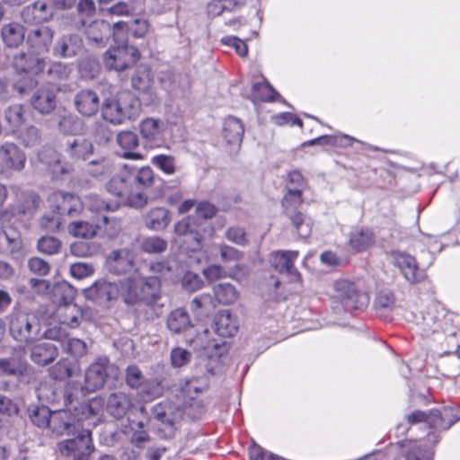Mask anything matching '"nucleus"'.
I'll use <instances>...</instances> for the list:
<instances>
[{
    "label": "nucleus",
    "mask_w": 460,
    "mask_h": 460,
    "mask_svg": "<svg viewBox=\"0 0 460 460\" xmlns=\"http://www.w3.org/2000/svg\"><path fill=\"white\" fill-rule=\"evenodd\" d=\"M208 232H213L212 226L193 216H186L173 226V233L181 238V246L186 252H200Z\"/></svg>",
    "instance_id": "obj_1"
},
{
    "label": "nucleus",
    "mask_w": 460,
    "mask_h": 460,
    "mask_svg": "<svg viewBox=\"0 0 460 460\" xmlns=\"http://www.w3.org/2000/svg\"><path fill=\"white\" fill-rule=\"evenodd\" d=\"M107 191L116 198L115 204L135 208L146 205V199L140 192H136L133 185V176L130 172L113 175L106 185Z\"/></svg>",
    "instance_id": "obj_2"
},
{
    "label": "nucleus",
    "mask_w": 460,
    "mask_h": 460,
    "mask_svg": "<svg viewBox=\"0 0 460 460\" xmlns=\"http://www.w3.org/2000/svg\"><path fill=\"white\" fill-rule=\"evenodd\" d=\"M13 66L19 75H30L28 78L19 79L13 85L19 93L23 94L37 84V81L31 76H37L44 72L46 61L34 52H20L13 57Z\"/></svg>",
    "instance_id": "obj_3"
},
{
    "label": "nucleus",
    "mask_w": 460,
    "mask_h": 460,
    "mask_svg": "<svg viewBox=\"0 0 460 460\" xmlns=\"http://www.w3.org/2000/svg\"><path fill=\"white\" fill-rule=\"evenodd\" d=\"M304 203V192L288 190L281 199L283 215L289 220L294 231L305 237L311 234L309 218L300 210Z\"/></svg>",
    "instance_id": "obj_4"
},
{
    "label": "nucleus",
    "mask_w": 460,
    "mask_h": 460,
    "mask_svg": "<svg viewBox=\"0 0 460 460\" xmlns=\"http://www.w3.org/2000/svg\"><path fill=\"white\" fill-rule=\"evenodd\" d=\"M40 323L38 317L31 313L13 312L9 315V331L12 337L19 342H31L39 339Z\"/></svg>",
    "instance_id": "obj_5"
},
{
    "label": "nucleus",
    "mask_w": 460,
    "mask_h": 460,
    "mask_svg": "<svg viewBox=\"0 0 460 460\" xmlns=\"http://www.w3.org/2000/svg\"><path fill=\"white\" fill-rule=\"evenodd\" d=\"M152 417L160 422L158 434L161 438H171L174 436L177 425L183 416V409L170 401L156 403L151 410Z\"/></svg>",
    "instance_id": "obj_6"
},
{
    "label": "nucleus",
    "mask_w": 460,
    "mask_h": 460,
    "mask_svg": "<svg viewBox=\"0 0 460 460\" xmlns=\"http://www.w3.org/2000/svg\"><path fill=\"white\" fill-rule=\"evenodd\" d=\"M299 257L296 250H277L270 253V266L280 275L288 285L302 286L303 277L295 266Z\"/></svg>",
    "instance_id": "obj_7"
},
{
    "label": "nucleus",
    "mask_w": 460,
    "mask_h": 460,
    "mask_svg": "<svg viewBox=\"0 0 460 460\" xmlns=\"http://www.w3.org/2000/svg\"><path fill=\"white\" fill-rule=\"evenodd\" d=\"M40 197L34 192H22L8 208L0 211L1 224H16L32 217L39 206Z\"/></svg>",
    "instance_id": "obj_8"
},
{
    "label": "nucleus",
    "mask_w": 460,
    "mask_h": 460,
    "mask_svg": "<svg viewBox=\"0 0 460 460\" xmlns=\"http://www.w3.org/2000/svg\"><path fill=\"white\" fill-rule=\"evenodd\" d=\"M51 291L50 297L62 317V323L70 328L78 327L83 319V312L74 303L75 289H51Z\"/></svg>",
    "instance_id": "obj_9"
},
{
    "label": "nucleus",
    "mask_w": 460,
    "mask_h": 460,
    "mask_svg": "<svg viewBox=\"0 0 460 460\" xmlns=\"http://www.w3.org/2000/svg\"><path fill=\"white\" fill-rule=\"evenodd\" d=\"M453 316L454 314L447 312L442 305L434 303L422 312L421 318L417 324L423 336H429L435 332H447Z\"/></svg>",
    "instance_id": "obj_10"
},
{
    "label": "nucleus",
    "mask_w": 460,
    "mask_h": 460,
    "mask_svg": "<svg viewBox=\"0 0 460 460\" xmlns=\"http://www.w3.org/2000/svg\"><path fill=\"white\" fill-rule=\"evenodd\" d=\"M75 435L73 438L60 441L58 444V451L73 460H91V455L94 451L91 431L84 428Z\"/></svg>",
    "instance_id": "obj_11"
},
{
    "label": "nucleus",
    "mask_w": 460,
    "mask_h": 460,
    "mask_svg": "<svg viewBox=\"0 0 460 460\" xmlns=\"http://www.w3.org/2000/svg\"><path fill=\"white\" fill-rule=\"evenodd\" d=\"M458 420L459 418L451 408L431 409L427 411H414L407 416L410 424L423 422L429 429L439 430L448 429Z\"/></svg>",
    "instance_id": "obj_12"
},
{
    "label": "nucleus",
    "mask_w": 460,
    "mask_h": 460,
    "mask_svg": "<svg viewBox=\"0 0 460 460\" xmlns=\"http://www.w3.org/2000/svg\"><path fill=\"white\" fill-rule=\"evenodd\" d=\"M137 48L131 45L111 47L103 55V63L109 70L124 71L140 59Z\"/></svg>",
    "instance_id": "obj_13"
},
{
    "label": "nucleus",
    "mask_w": 460,
    "mask_h": 460,
    "mask_svg": "<svg viewBox=\"0 0 460 460\" xmlns=\"http://www.w3.org/2000/svg\"><path fill=\"white\" fill-rule=\"evenodd\" d=\"M112 369L110 360L105 358H98L85 369L84 385L81 390L84 394L94 393L102 388Z\"/></svg>",
    "instance_id": "obj_14"
},
{
    "label": "nucleus",
    "mask_w": 460,
    "mask_h": 460,
    "mask_svg": "<svg viewBox=\"0 0 460 460\" xmlns=\"http://www.w3.org/2000/svg\"><path fill=\"white\" fill-rule=\"evenodd\" d=\"M27 157L14 143L5 142L0 146V173L9 174L24 169Z\"/></svg>",
    "instance_id": "obj_15"
},
{
    "label": "nucleus",
    "mask_w": 460,
    "mask_h": 460,
    "mask_svg": "<svg viewBox=\"0 0 460 460\" xmlns=\"http://www.w3.org/2000/svg\"><path fill=\"white\" fill-rule=\"evenodd\" d=\"M78 418L75 409L73 411L71 409L58 410L52 412L51 421L48 427H49L54 433L60 436L75 435L84 429Z\"/></svg>",
    "instance_id": "obj_16"
},
{
    "label": "nucleus",
    "mask_w": 460,
    "mask_h": 460,
    "mask_svg": "<svg viewBox=\"0 0 460 460\" xmlns=\"http://www.w3.org/2000/svg\"><path fill=\"white\" fill-rule=\"evenodd\" d=\"M134 100L133 95L128 92L119 94L117 99H105L102 107V116L104 120L114 124H122L129 115L127 113L124 103Z\"/></svg>",
    "instance_id": "obj_17"
},
{
    "label": "nucleus",
    "mask_w": 460,
    "mask_h": 460,
    "mask_svg": "<svg viewBox=\"0 0 460 460\" xmlns=\"http://www.w3.org/2000/svg\"><path fill=\"white\" fill-rule=\"evenodd\" d=\"M391 254L394 266L401 270L410 284L421 283L427 278L424 270L419 268L411 255L398 251H394Z\"/></svg>",
    "instance_id": "obj_18"
},
{
    "label": "nucleus",
    "mask_w": 460,
    "mask_h": 460,
    "mask_svg": "<svg viewBox=\"0 0 460 460\" xmlns=\"http://www.w3.org/2000/svg\"><path fill=\"white\" fill-rule=\"evenodd\" d=\"M53 212L60 216H74L83 209V204L79 197L63 191L53 192L49 199Z\"/></svg>",
    "instance_id": "obj_19"
},
{
    "label": "nucleus",
    "mask_w": 460,
    "mask_h": 460,
    "mask_svg": "<svg viewBox=\"0 0 460 460\" xmlns=\"http://www.w3.org/2000/svg\"><path fill=\"white\" fill-rule=\"evenodd\" d=\"M150 275L140 277L137 271L134 272L132 278L134 279H139L138 282H133L128 288H137L138 285L143 284L145 288H160L163 280L171 276L172 268L166 261L153 262L149 266Z\"/></svg>",
    "instance_id": "obj_20"
},
{
    "label": "nucleus",
    "mask_w": 460,
    "mask_h": 460,
    "mask_svg": "<svg viewBox=\"0 0 460 460\" xmlns=\"http://www.w3.org/2000/svg\"><path fill=\"white\" fill-rule=\"evenodd\" d=\"M61 90L59 85H43L31 98V106L41 114H49L57 106V93Z\"/></svg>",
    "instance_id": "obj_21"
},
{
    "label": "nucleus",
    "mask_w": 460,
    "mask_h": 460,
    "mask_svg": "<svg viewBox=\"0 0 460 460\" xmlns=\"http://www.w3.org/2000/svg\"><path fill=\"white\" fill-rule=\"evenodd\" d=\"M0 373L4 376H16L21 382L28 384L36 382V375L25 361L17 358L0 359Z\"/></svg>",
    "instance_id": "obj_22"
},
{
    "label": "nucleus",
    "mask_w": 460,
    "mask_h": 460,
    "mask_svg": "<svg viewBox=\"0 0 460 460\" xmlns=\"http://www.w3.org/2000/svg\"><path fill=\"white\" fill-rule=\"evenodd\" d=\"M135 256L128 248L112 251L106 258V267L111 273L123 275L134 266Z\"/></svg>",
    "instance_id": "obj_23"
},
{
    "label": "nucleus",
    "mask_w": 460,
    "mask_h": 460,
    "mask_svg": "<svg viewBox=\"0 0 460 460\" xmlns=\"http://www.w3.org/2000/svg\"><path fill=\"white\" fill-rule=\"evenodd\" d=\"M139 133L144 144L150 148H159L164 142L163 123L154 118H146L139 123Z\"/></svg>",
    "instance_id": "obj_24"
},
{
    "label": "nucleus",
    "mask_w": 460,
    "mask_h": 460,
    "mask_svg": "<svg viewBox=\"0 0 460 460\" xmlns=\"http://www.w3.org/2000/svg\"><path fill=\"white\" fill-rule=\"evenodd\" d=\"M53 38L54 31L50 27L40 26L28 32L26 42L29 49L39 55L49 50Z\"/></svg>",
    "instance_id": "obj_25"
},
{
    "label": "nucleus",
    "mask_w": 460,
    "mask_h": 460,
    "mask_svg": "<svg viewBox=\"0 0 460 460\" xmlns=\"http://www.w3.org/2000/svg\"><path fill=\"white\" fill-rule=\"evenodd\" d=\"M244 133V127L241 119L228 116L223 125L222 137L231 151L241 147Z\"/></svg>",
    "instance_id": "obj_26"
},
{
    "label": "nucleus",
    "mask_w": 460,
    "mask_h": 460,
    "mask_svg": "<svg viewBox=\"0 0 460 460\" xmlns=\"http://www.w3.org/2000/svg\"><path fill=\"white\" fill-rule=\"evenodd\" d=\"M84 50L82 38L77 34L63 35L55 44L53 54L60 58H73L80 55Z\"/></svg>",
    "instance_id": "obj_27"
},
{
    "label": "nucleus",
    "mask_w": 460,
    "mask_h": 460,
    "mask_svg": "<svg viewBox=\"0 0 460 460\" xmlns=\"http://www.w3.org/2000/svg\"><path fill=\"white\" fill-rule=\"evenodd\" d=\"M13 224H1L0 227V252L11 254L19 252L22 249V239L20 231L13 227Z\"/></svg>",
    "instance_id": "obj_28"
},
{
    "label": "nucleus",
    "mask_w": 460,
    "mask_h": 460,
    "mask_svg": "<svg viewBox=\"0 0 460 460\" xmlns=\"http://www.w3.org/2000/svg\"><path fill=\"white\" fill-rule=\"evenodd\" d=\"M21 16L27 24H40L51 20L53 12L46 2L35 1L22 9Z\"/></svg>",
    "instance_id": "obj_29"
},
{
    "label": "nucleus",
    "mask_w": 460,
    "mask_h": 460,
    "mask_svg": "<svg viewBox=\"0 0 460 460\" xmlns=\"http://www.w3.org/2000/svg\"><path fill=\"white\" fill-rule=\"evenodd\" d=\"M105 401L101 396H96L89 400L86 403H82L79 406H75V411L77 415L80 423L83 424L85 420H93L89 424H96V421L101 419L103 414Z\"/></svg>",
    "instance_id": "obj_30"
},
{
    "label": "nucleus",
    "mask_w": 460,
    "mask_h": 460,
    "mask_svg": "<svg viewBox=\"0 0 460 460\" xmlns=\"http://www.w3.org/2000/svg\"><path fill=\"white\" fill-rule=\"evenodd\" d=\"M76 111L83 116L92 117L100 108V98L96 92L90 89L79 91L74 99Z\"/></svg>",
    "instance_id": "obj_31"
},
{
    "label": "nucleus",
    "mask_w": 460,
    "mask_h": 460,
    "mask_svg": "<svg viewBox=\"0 0 460 460\" xmlns=\"http://www.w3.org/2000/svg\"><path fill=\"white\" fill-rule=\"evenodd\" d=\"M333 296L341 298V303L345 310L362 309L369 303V296L365 289H335Z\"/></svg>",
    "instance_id": "obj_32"
},
{
    "label": "nucleus",
    "mask_w": 460,
    "mask_h": 460,
    "mask_svg": "<svg viewBox=\"0 0 460 460\" xmlns=\"http://www.w3.org/2000/svg\"><path fill=\"white\" fill-rule=\"evenodd\" d=\"M58 356V348L50 341L33 345L30 349L31 360L40 367L51 364Z\"/></svg>",
    "instance_id": "obj_33"
},
{
    "label": "nucleus",
    "mask_w": 460,
    "mask_h": 460,
    "mask_svg": "<svg viewBox=\"0 0 460 460\" xmlns=\"http://www.w3.org/2000/svg\"><path fill=\"white\" fill-rule=\"evenodd\" d=\"M117 143L123 151L122 158L134 161L144 159V155L137 151L139 146V139L136 133L129 130L119 132L117 135Z\"/></svg>",
    "instance_id": "obj_34"
},
{
    "label": "nucleus",
    "mask_w": 460,
    "mask_h": 460,
    "mask_svg": "<svg viewBox=\"0 0 460 460\" xmlns=\"http://www.w3.org/2000/svg\"><path fill=\"white\" fill-rule=\"evenodd\" d=\"M123 300L127 305L152 306L161 298L160 289H125Z\"/></svg>",
    "instance_id": "obj_35"
},
{
    "label": "nucleus",
    "mask_w": 460,
    "mask_h": 460,
    "mask_svg": "<svg viewBox=\"0 0 460 460\" xmlns=\"http://www.w3.org/2000/svg\"><path fill=\"white\" fill-rule=\"evenodd\" d=\"M239 329V323L236 316L229 310L219 311L214 318V330L222 337H232Z\"/></svg>",
    "instance_id": "obj_36"
},
{
    "label": "nucleus",
    "mask_w": 460,
    "mask_h": 460,
    "mask_svg": "<svg viewBox=\"0 0 460 460\" xmlns=\"http://www.w3.org/2000/svg\"><path fill=\"white\" fill-rule=\"evenodd\" d=\"M89 41L97 46H105L111 36V25L105 20L93 21L85 29Z\"/></svg>",
    "instance_id": "obj_37"
},
{
    "label": "nucleus",
    "mask_w": 460,
    "mask_h": 460,
    "mask_svg": "<svg viewBox=\"0 0 460 460\" xmlns=\"http://www.w3.org/2000/svg\"><path fill=\"white\" fill-rule=\"evenodd\" d=\"M210 332L208 329L192 328L184 334L185 342L194 350H208L211 348L217 349L218 344L210 338Z\"/></svg>",
    "instance_id": "obj_38"
},
{
    "label": "nucleus",
    "mask_w": 460,
    "mask_h": 460,
    "mask_svg": "<svg viewBox=\"0 0 460 460\" xmlns=\"http://www.w3.org/2000/svg\"><path fill=\"white\" fill-rule=\"evenodd\" d=\"M87 206L92 212L96 213L95 219H99L103 226H106L113 219L107 213L118 209V204L108 203L97 194H92L87 198Z\"/></svg>",
    "instance_id": "obj_39"
},
{
    "label": "nucleus",
    "mask_w": 460,
    "mask_h": 460,
    "mask_svg": "<svg viewBox=\"0 0 460 460\" xmlns=\"http://www.w3.org/2000/svg\"><path fill=\"white\" fill-rule=\"evenodd\" d=\"M105 403L107 412L117 420L123 418L132 406L129 397L121 392L110 394Z\"/></svg>",
    "instance_id": "obj_40"
},
{
    "label": "nucleus",
    "mask_w": 460,
    "mask_h": 460,
    "mask_svg": "<svg viewBox=\"0 0 460 460\" xmlns=\"http://www.w3.org/2000/svg\"><path fill=\"white\" fill-rule=\"evenodd\" d=\"M66 153L73 163L85 161L93 155V146L90 140L77 137L68 144Z\"/></svg>",
    "instance_id": "obj_41"
},
{
    "label": "nucleus",
    "mask_w": 460,
    "mask_h": 460,
    "mask_svg": "<svg viewBox=\"0 0 460 460\" xmlns=\"http://www.w3.org/2000/svg\"><path fill=\"white\" fill-rule=\"evenodd\" d=\"M36 394L39 400L55 403L59 400V396L63 397L64 404L66 406L71 405L74 400V395L68 391L62 393L58 392L55 388L46 383H40L36 386Z\"/></svg>",
    "instance_id": "obj_42"
},
{
    "label": "nucleus",
    "mask_w": 460,
    "mask_h": 460,
    "mask_svg": "<svg viewBox=\"0 0 460 460\" xmlns=\"http://www.w3.org/2000/svg\"><path fill=\"white\" fill-rule=\"evenodd\" d=\"M375 243L374 233L366 227H360L354 230L349 234V247L357 252H364L370 248Z\"/></svg>",
    "instance_id": "obj_43"
},
{
    "label": "nucleus",
    "mask_w": 460,
    "mask_h": 460,
    "mask_svg": "<svg viewBox=\"0 0 460 460\" xmlns=\"http://www.w3.org/2000/svg\"><path fill=\"white\" fill-rule=\"evenodd\" d=\"M155 182V173L153 169L146 165L140 167L133 177V185L136 192H140L148 202L146 190L154 186Z\"/></svg>",
    "instance_id": "obj_44"
},
{
    "label": "nucleus",
    "mask_w": 460,
    "mask_h": 460,
    "mask_svg": "<svg viewBox=\"0 0 460 460\" xmlns=\"http://www.w3.org/2000/svg\"><path fill=\"white\" fill-rule=\"evenodd\" d=\"M40 163L45 164L54 174H64L67 170L61 162L60 154L51 146H43L38 154Z\"/></svg>",
    "instance_id": "obj_45"
},
{
    "label": "nucleus",
    "mask_w": 460,
    "mask_h": 460,
    "mask_svg": "<svg viewBox=\"0 0 460 460\" xmlns=\"http://www.w3.org/2000/svg\"><path fill=\"white\" fill-rule=\"evenodd\" d=\"M1 37L4 43L9 48H17L24 40V27L19 22H9L3 26Z\"/></svg>",
    "instance_id": "obj_46"
},
{
    "label": "nucleus",
    "mask_w": 460,
    "mask_h": 460,
    "mask_svg": "<svg viewBox=\"0 0 460 460\" xmlns=\"http://www.w3.org/2000/svg\"><path fill=\"white\" fill-rule=\"evenodd\" d=\"M154 83V76L149 66L141 64L139 65L131 76L132 87L140 93L148 92Z\"/></svg>",
    "instance_id": "obj_47"
},
{
    "label": "nucleus",
    "mask_w": 460,
    "mask_h": 460,
    "mask_svg": "<svg viewBox=\"0 0 460 460\" xmlns=\"http://www.w3.org/2000/svg\"><path fill=\"white\" fill-rule=\"evenodd\" d=\"M170 212L167 208L156 207L148 211L145 216V224L148 229L164 230L170 223Z\"/></svg>",
    "instance_id": "obj_48"
},
{
    "label": "nucleus",
    "mask_w": 460,
    "mask_h": 460,
    "mask_svg": "<svg viewBox=\"0 0 460 460\" xmlns=\"http://www.w3.org/2000/svg\"><path fill=\"white\" fill-rule=\"evenodd\" d=\"M167 326L170 331L175 333H187L193 328L190 325V320L188 313L182 308L175 309L170 314L167 320Z\"/></svg>",
    "instance_id": "obj_49"
},
{
    "label": "nucleus",
    "mask_w": 460,
    "mask_h": 460,
    "mask_svg": "<svg viewBox=\"0 0 460 460\" xmlns=\"http://www.w3.org/2000/svg\"><path fill=\"white\" fill-rule=\"evenodd\" d=\"M26 110L22 104H13L9 106L4 111V119L13 131L15 134L24 125Z\"/></svg>",
    "instance_id": "obj_50"
},
{
    "label": "nucleus",
    "mask_w": 460,
    "mask_h": 460,
    "mask_svg": "<svg viewBox=\"0 0 460 460\" xmlns=\"http://www.w3.org/2000/svg\"><path fill=\"white\" fill-rule=\"evenodd\" d=\"M102 226V222L95 218L94 223L76 221L69 225V232L75 237L92 238L96 234L97 229Z\"/></svg>",
    "instance_id": "obj_51"
},
{
    "label": "nucleus",
    "mask_w": 460,
    "mask_h": 460,
    "mask_svg": "<svg viewBox=\"0 0 460 460\" xmlns=\"http://www.w3.org/2000/svg\"><path fill=\"white\" fill-rule=\"evenodd\" d=\"M31 423L39 428H47L51 421V411L45 405H31L28 408Z\"/></svg>",
    "instance_id": "obj_52"
},
{
    "label": "nucleus",
    "mask_w": 460,
    "mask_h": 460,
    "mask_svg": "<svg viewBox=\"0 0 460 460\" xmlns=\"http://www.w3.org/2000/svg\"><path fill=\"white\" fill-rule=\"evenodd\" d=\"M75 364L69 358H61L49 368V375L55 380H66L74 376Z\"/></svg>",
    "instance_id": "obj_53"
},
{
    "label": "nucleus",
    "mask_w": 460,
    "mask_h": 460,
    "mask_svg": "<svg viewBox=\"0 0 460 460\" xmlns=\"http://www.w3.org/2000/svg\"><path fill=\"white\" fill-rule=\"evenodd\" d=\"M252 94L255 100L263 102H275L279 96L278 92L267 81L253 84Z\"/></svg>",
    "instance_id": "obj_54"
},
{
    "label": "nucleus",
    "mask_w": 460,
    "mask_h": 460,
    "mask_svg": "<svg viewBox=\"0 0 460 460\" xmlns=\"http://www.w3.org/2000/svg\"><path fill=\"white\" fill-rule=\"evenodd\" d=\"M16 137L24 147H34L40 144L41 134L38 128L33 125L21 128L16 133Z\"/></svg>",
    "instance_id": "obj_55"
},
{
    "label": "nucleus",
    "mask_w": 460,
    "mask_h": 460,
    "mask_svg": "<svg viewBox=\"0 0 460 460\" xmlns=\"http://www.w3.org/2000/svg\"><path fill=\"white\" fill-rule=\"evenodd\" d=\"M150 162L165 175H173L177 172L176 158L172 155H155L151 157Z\"/></svg>",
    "instance_id": "obj_56"
},
{
    "label": "nucleus",
    "mask_w": 460,
    "mask_h": 460,
    "mask_svg": "<svg viewBox=\"0 0 460 460\" xmlns=\"http://www.w3.org/2000/svg\"><path fill=\"white\" fill-rule=\"evenodd\" d=\"M62 349L75 358H80L86 355L87 345L85 341L77 338H69L63 343Z\"/></svg>",
    "instance_id": "obj_57"
},
{
    "label": "nucleus",
    "mask_w": 460,
    "mask_h": 460,
    "mask_svg": "<svg viewBox=\"0 0 460 460\" xmlns=\"http://www.w3.org/2000/svg\"><path fill=\"white\" fill-rule=\"evenodd\" d=\"M167 246V242L159 236L146 237L140 243L141 250L146 253H162Z\"/></svg>",
    "instance_id": "obj_58"
},
{
    "label": "nucleus",
    "mask_w": 460,
    "mask_h": 460,
    "mask_svg": "<svg viewBox=\"0 0 460 460\" xmlns=\"http://www.w3.org/2000/svg\"><path fill=\"white\" fill-rule=\"evenodd\" d=\"M307 181L303 174L297 171H290L285 178V190H300L304 192L306 189Z\"/></svg>",
    "instance_id": "obj_59"
},
{
    "label": "nucleus",
    "mask_w": 460,
    "mask_h": 460,
    "mask_svg": "<svg viewBox=\"0 0 460 460\" xmlns=\"http://www.w3.org/2000/svg\"><path fill=\"white\" fill-rule=\"evenodd\" d=\"M129 24L119 21L111 26V36L117 46L128 45Z\"/></svg>",
    "instance_id": "obj_60"
},
{
    "label": "nucleus",
    "mask_w": 460,
    "mask_h": 460,
    "mask_svg": "<svg viewBox=\"0 0 460 460\" xmlns=\"http://www.w3.org/2000/svg\"><path fill=\"white\" fill-rule=\"evenodd\" d=\"M226 238L239 246H245L249 243L247 233L243 227L230 226L225 233Z\"/></svg>",
    "instance_id": "obj_61"
},
{
    "label": "nucleus",
    "mask_w": 460,
    "mask_h": 460,
    "mask_svg": "<svg viewBox=\"0 0 460 460\" xmlns=\"http://www.w3.org/2000/svg\"><path fill=\"white\" fill-rule=\"evenodd\" d=\"M70 69L65 64L56 62L52 64L48 69V75L49 77V84H54L56 81L66 80L69 77Z\"/></svg>",
    "instance_id": "obj_62"
},
{
    "label": "nucleus",
    "mask_w": 460,
    "mask_h": 460,
    "mask_svg": "<svg viewBox=\"0 0 460 460\" xmlns=\"http://www.w3.org/2000/svg\"><path fill=\"white\" fill-rule=\"evenodd\" d=\"M220 259L223 262H236L243 259V253L238 249L226 243L218 244Z\"/></svg>",
    "instance_id": "obj_63"
},
{
    "label": "nucleus",
    "mask_w": 460,
    "mask_h": 460,
    "mask_svg": "<svg viewBox=\"0 0 460 460\" xmlns=\"http://www.w3.org/2000/svg\"><path fill=\"white\" fill-rule=\"evenodd\" d=\"M38 249L46 254H55L60 251L61 242L52 236H43L38 241Z\"/></svg>",
    "instance_id": "obj_64"
}]
</instances>
